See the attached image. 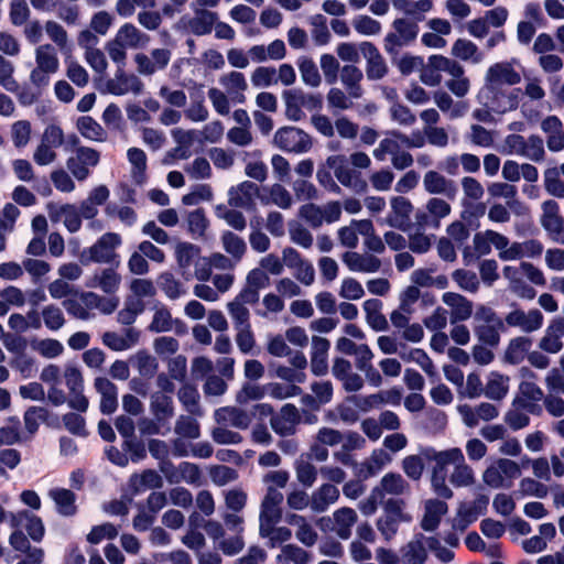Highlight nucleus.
<instances>
[{"label": "nucleus", "mask_w": 564, "mask_h": 564, "mask_svg": "<svg viewBox=\"0 0 564 564\" xmlns=\"http://www.w3.org/2000/svg\"><path fill=\"white\" fill-rule=\"evenodd\" d=\"M425 457L435 462L432 468L431 489L438 498L448 500L454 497L455 488H469L476 484V475L466 463L459 447L443 451H426Z\"/></svg>", "instance_id": "1"}, {"label": "nucleus", "mask_w": 564, "mask_h": 564, "mask_svg": "<svg viewBox=\"0 0 564 564\" xmlns=\"http://www.w3.org/2000/svg\"><path fill=\"white\" fill-rule=\"evenodd\" d=\"M63 305L73 317L88 321L95 317L94 310H98L105 315L112 314L119 305V299L100 296L94 292H83L75 299L64 301Z\"/></svg>", "instance_id": "2"}, {"label": "nucleus", "mask_w": 564, "mask_h": 564, "mask_svg": "<svg viewBox=\"0 0 564 564\" xmlns=\"http://www.w3.org/2000/svg\"><path fill=\"white\" fill-rule=\"evenodd\" d=\"M149 36L140 31L132 23L122 24L115 37L106 44V51L118 65H124L127 58V50H137L143 47L149 42Z\"/></svg>", "instance_id": "3"}, {"label": "nucleus", "mask_w": 564, "mask_h": 564, "mask_svg": "<svg viewBox=\"0 0 564 564\" xmlns=\"http://www.w3.org/2000/svg\"><path fill=\"white\" fill-rule=\"evenodd\" d=\"M57 50L52 44L45 43L34 50V67L29 75V82L37 90L46 88L53 75L59 69Z\"/></svg>", "instance_id": "4"}, {"label": "nucleus", "mask_w": 564, "mask_h": 564, "mask_svg": "<svg viewBox=\"0 0 564 564\" xmlns=\"http://www.w3.org/2000/svg\"><path fill=\"white\" fill-rule=\"evenodd\" d=\"M429 63L436 69L451 76L445 87L456 97L464 98L470 91L471 83L465 74V68L456 59L443 55H431Z\"/></svg>", "instance_id": "5"}, {"label": "nucleus", "mask_w": 564, "mask_h": 564, "mask_svg": "<svg viewBox=\"0 0 564 564\" xmlns=\"http://www.w3.org/2000/svg\"><path fill=\"white\" fill-rule=\"evenodd\" d=\"M476 98L480 106H488V108L494 110L498 116H503L518 109L520 104V89L495 88L482 85Z\"/></svg>", "instance_id": "6"}, {"label": "nucleus", "mask_w": 564, "mask_h": 564, "mask_svg": "<svg viewBox=\"0 0 564 564\" xmlns=\"http://www.w3.org/2000/svg\"><path fill=\"white\" fill-rule=\"evenodd\" d=\"M501 152L518 155L532 162H542L545 158L543 139L536 134L524 138L521 134H508L502 142Z\"/></svg>", "instance_id": "7"}, {"label": "nucleus", "mask_w": 564, "mask_h": 564, "mask_svg": "<svg viewBox=\"0 0 564 564\" xmlns=\"http://www.w3.org/2000/svg\"><path fill=\"white\" fill-rule=\"evenodd\" d=\"M282 98L285 105V116L292 121H300L305 117L303 108L318 110L323 106L319 94H308L299 88L284 90Z\"/></svg>", "instance_id": "8"}, {"label": "nucleus", "mask_w": 564, "mask_h": 564, "mask_svg": "<svg viewBox=\"0 0 564 564\" xmlns=\"http://www.w3.org/2000/svg\"><path fill=\"white\" fill-rule=\"evenodd\" d=\"M521 475L517 462L508 458H498L482 473V481L492 489L510 488L512 480Z\"/></svg>", "instance_id": "9"}, {"label": "nucleus", "mask_w": 564, "mask_h": 564, "mask_svg": "<svg viewBox=\"0 0 564 564\" xmlns=\"http://www.w3.org/2000/svg\"><path fill=\"white\" fill-rule=\"evenodd\" d=\"M419 34V25L410 19L399 18L392 22V31L383 39L384 51L395 55L402 47L410 45Z\"/></svg>", "instance_id": "10"}, {"label": "nucleus", "mask_w": 564, "mask_h": 564, "mask_svg": "<svg viewBox=\"0 0 564 564\" xmlns=\"http://www.w3.org/2000/svg\"><path fill=\"white\" fill-rule=\"evenodd\" d=\"M344 155H329L325 161L327 170H333L336 180L345 187L351 189L356 194H365L368 192L369 185L361 173L348 167L345 164Z\"/></svg>", "instance_id": "11"}, {"label": "nucleus", "mask_w": 564, "mask_h": 564, "mask_svg": "<svg viewBox=\"0 0 564 564\" xmlns=\"http://www.w3.org/2000/svg\"><path fill=\"white\" fill-rule=\"evenodd\" d=\"M64 142L65 137L62 128L56 124L47 126L34 150V162L41 166L52 164L57 158L56 149L63 145Z\"/></svg>", "instance_id": "12"}, {"label": "nucleus", "mask_w": 564, "mask_h": 564, "mask_svg": "<svg viewBox=\"0 0 564 564\" xmlns=\"http://www.w3.org/2000/svg\"><path fill=\"white\" fill-rule=\"evenodd\" d=\"M273 143L280 150L303 154L308 152L313 147L312 137L297 127H283L275 131Z\"/></svg>", "instance_id": "13"}, {"label": "nucleus", "mask_w": 564, "mask_h": 564, "mask_svg": "<svg viewBox=\"0 0 564 564\" xmlns=\"http://www.w3.org/2000/svg\"><path fill=\"white\" fill-rule=\"evenodd\" d=\"M122 245V238L117 232H105L89 248L84 251L89 261L95 263H119L117 249Z\"/></svg>", "instance_id": "14"}, {"label": "nucleus", "mask_w": 564, "mask_h": 564, "mask_svg": "<svg viewBox=\"0 0 564 564\" xmlns=\"http://www.w3.org/2000/svg\"><path fill=\"white\" fill-rule=\"evenodd\" d=\"M520 83L521 75L509 61L494 63L484 76V85L495 88H508Z\"/></svg>", "instance_id": "15"}, {"label": "nucleus", "mask_w": 564, "mask_h": 564, "mask_svg": "<svg viewBox=\"0 0 564 564\" xmlns=\"http://www.w3.org/2000/svg\"><path fill=\"white\" fill-rule=\"evenodd\" d=\"M452 213V206L445 199L431 197L426 200L424 208L415 214L416 224L423 228L437 229L441 221Z\"/></svg>", "instance_id": "16"}, {"label": "nucleus", "mask_w": 564, "mask_h": 564, "mask_svg": "<svg viewBox=\"0 0 564 564\" xmlns=\"http://www.w3.org/2000/svg\"><path fill=\"white\" fill-rule=\"evenodd\" d=\"M9 524L20 528L35 543L42 542L45 536L46 529L42 518L30 510L9 512Z\"/></svg>", "instance_id": "17"}, {"label": "nucleus", "mask_w": 564, "mask_h": 564, "mask_svg": "<svg viewBox=\"0 0 564 564\" xmlns=\"http://www.w3.org/2000/svg\"><path fill=\"white\" fill-rule=\"evenodd\" d=\"M541 209V226L554 242L564 245V218L560 215V205L554 199H547L542 203Z\"/></svg>", "instance_id": "18"}, {"label": "nucleus", "mask_w": 564, "mask_h": 564, "mask_svg": "<svg viewBox=\"0 0 564 564\" xmlns=\"http://www.w3.org/2000/svg\"><path fill=\"white\" fill-rule=\"evenodd\" d=\"M99 152L93 148L78 147L73 156H69L66 166L77 181L86 180L90 174V167L99 163Z\"/></svg>", "instance_id": "19"}, {"label": "nucleus", "mask_w": 564, "mask_h": 564, "mask_svg": "<svg viewBox=\"0 0 564 564\" xmlns=\"http://www.w3.org/2000/svg\"><path fill=\"white\" fill-rule=\"evenodd\" d=\"M301 423L299 409L291 403L284 404L279 413L270 417L271 429L282 437L292 436L296 433Z\"/></svg>", "instance_id": "20"}, {"label": "nucleus", "mask_w": 564, "mask_h": 564, "mask_svg": "<svg viewBox=\"0 0 564 564\" xmlns=\"http://www.w3.org/2000/svg\"><path fill=\"white\" fill-rule=\"evenodd\" d=\"M124 65H119L113 78L106 83L107 93L115 96L127 94L140 95L143 90V83L134 74H128L123 70Z\"/></svg>", "instance_id": "21"}, {"label": "nucleus", "mask_w": 564, "mask_h": 564, "mask_svg": "<svg viewBox=\"0 0 564 564\" xmlns=\"http://www.w3.org/2000/svg\"><path fill=\"white\" fill-rule=\"evenodd\" d=\"M283 499L284 496L279 489L267 486L265 495L260 503L259 525L281 521Z\"/></svg>", "instance_id": "22"}, {"label": "nucleus", "mask_w": 564, "mask_h": 564, "mask_svg": "<svg viewBox=\"0 0 564 564\" xmlns=\"http://www.w3.org/2000/svg\"><path fill=\"white\" fill-rule=\"evenodd\" d=\"M543 321V314L538 308L528 312L516 308L506 315L503 322L505 326L517 327L523 333H533L542 327Z\"/></svg>", "instance_id": "23"}, {"label": "nucleus", "mask_w": 564, "mask_h": 564, "mask_svg": "<svg viewBox=\"0 0 564 564\" xmlns=\"http://www.w3.org/2000/svg\"><path fill=\"white\" fill-rule=\"evenodd\" d=\"M343 263L351 272L377 273L382 265L381 260L369 252L346 251L341 256Z\"/></svg>", "instance_id": "24"}, {"label": "nucleus", "mask_w": 564, "mask_h": 564, "mask_svg": "<svg viewBox=\"0 0 564 564\" xmlns=\"http://www.w3.org/2000/svg\"><path fill=\"white\" fill-rule=\"evenodd\" d=\"M362 56L366 59V75L369 80H379L388 74V65L371 42H362L359 46Z\"/></svg>", "instance_id": "25"}, {"label": "nucleus", "mask_w": 564, "mask_h": 564, "mask_svg": "<svg viewBox=\"0 0 564 564\" xmlns=\"http://www.w3.org/2000/svg\"><path fill=\"white\" fill-rule=\"evenodd\" d=\"M391 210L386 218V224L390 227L406 230L410 226L413 205L404 196H394L390 199Z\"/></svg>", "instance_id": "26"}, {"label": "nucleus", "mask_w": 564, "mask_h": 564, "mask_svg": "<svg viewBox=\"0 0 564 564\" xmlns=\"http://www.w3.org/2000/svg\"><path fill=\"white\" fill-rule=\"evenodd\" d=\"M260 188L250 181H243L228 191V204L234 208L250 209L254 205V197L260 195Z\"/></svg>", "instance_id": "27"}, {"label": "nucleus", "mask_w": 564, "mask_h": 564, "mask_svg": "<svg viewBox=\"0 0 564 564\" xmlns=\"http://www.w3.org/2000/svg\"><path fill=\"white\" fill-rule=\"evenodd\" d=\"M423 188L430 195H444L449 199H453L457 194L455 182L434 170L424 174Z\"/></svg>", "instance_id": "28"}, {"label": "nucleus", "mask_w": 564, "mask_h": 564, "mask_svg": "<svg viewBox=\"0 0 564 564\" xmlns=\"http://www.w3.org/2000/svg\"><path fill=\"white\" fill-rule=\"evenodd\" d=\"M217 19L218 15L216 12L197 9L193 17L182 18L181 23L191 33L202 36L212 32Z\"/></svg>", "instance_id": "29"}, {"label": "nucleus", "mask_w": 564, "mask_h": 564, "mask_svg": "<svg viewBox=\"0 0 564 564\" xmlns=\"http://www.w3.org/2000/svg\"><path fill=\"white\" fill-rule=\"evenodd\" d=\"M259 199L264 206L274 205L281 209H290L294 205V197L281 183L262 187Z\"/></svg>", "instance_id": "30"}, {"label": "nucleus", "mask_w": 564, "mask_h": 564, "mask_svg": "<svg viewBox=\"0 0 564 564\" xmlns=\"http://www.w3.org/2000/svg\"><path fill=\"white\" fill-rule=\"evenodd\" d=\"M214 417L220 425L246 430L252 422V414L237 406H224L215 411Z\"/></svg>", "instance_id": "31"}, {"label": "nucleus", "mask_w": 564, "mask_h": 564, "mask_svg": "<svg viewBox=\"0 0 564 564\" xmlns=\"http://www.w3.org/2000/svg\"><path fill=\"white\" fill-rule=\"evenodd\" d=\"M427 536L422 533L413 538L401 547V556L404 564H425L429 558Z\"/></svg>", "instance_id": "32"}, {"label": "nucleus", "mask_w": 564, "mask_h": 564, "mask_svg": "<svg viewBox=\"0 0 564 564\" xmlns=\"http://www.w3.org/2000/svg\"><path fill=\"white\" fill-rule=\"evenodd\" d=\"M442 301L451 307L449 319L452 324L464 322L473 315V302L455 292H445Z\"/></svg>", "instance_id": "33"}, {"label": "nucleus", "mask_w": 564, "mask_h": 564, "mask_svg": "<svg viewBox=\"0 0 564 564\" xmlns=\"http://www.w3.org/2000/svg\"><path fill=\"white\" fill-rule=\"evenodd\" d=\"M219 84L224 90L231 96L234 104H243L246 101V90L248 83L245 75L237 70L223 74L219 77Z\"/></svg>", "instance_id": "34"}, {"label": "nucleus", "mask_w": 564, "mask_h": 564, "mask_svg": "<svg viewBox=\"0 0 564 564\" xmlns=\"http://www.w3.org/2000/svg\"><path fill=\"white\" fill-rule=\"evenodd\" d=\"M562 336H564V318H557L546 327L538 346L542 351L555 355L563 349Z\"/></svg>", "instance_id": "35"}, {"label": "nucleus", "mask_w": 564, "mask_h": 564, "mask_svg": "<svg viewBox=\"0 0 564 564\" xmlns=\"http://www.w3.org/2000/svg\"><path fill=\"white\" fill-rule=\"evenodd\" d=\"M94 388L100 394V411L104 414H111L118 408V389L106 377H97L94 380Z\"/></svg>", "instance_id": "36"}, {"label": "nucleus", "mask_w": 564, "mask_h": 564, "mask_svg": "<svg viewBox=\"0 0 564 564\" xmlns=\"http://www.w3.org/2000/svg\"><path fill=\"white\" fill-rule=\"evenodd\" d=\"M110 196V191L106 185L94 187L86 199H84L78 208L82 219L91 220L98 215V206L104 205Z\"/></svg>", "instance_id": "37"}, {"label": "nucleus", "mask_w": 564, "mask_h": 564, "mask_svg": "<svg viewBox=\"0 0 564 564\" xmlns=\"http://www.w3.org/2000/svg\"><path fill=\"white\" fill-rule=\"evenodd\" d=\"M330 343L319 336L312 337L311 370L315 376H325L328 371V350Z\"/></svg>", "instance_id": "38"}, {"label": "nucleus", "mask_w": 564, "mask_h": 564, "mask_svg": "<svg viewBox=\"0 0 564 564\" xmlns=\"http://www.w3.org/2000/svg\"><path fill=\"white\" fill-rule=\"evenodd\" d=\"M426 451H437V449L434 447H431V446L422 447L417 455H409L403 458L402 469L409 478H411L413 480H419L423 475L425 465H427L430 477L432 476V468L435 466L434 465L435 462L429 460L425 457Z\"/></svg>", "instance_id": "39"}, {"label": "nucleus", "mask_w": 564, "mask_h": 564, "mask_svg": "<svg viewBox=\"0 0 564 564\" xmlns=\"http://www.w3.org/2000/svg\"><path fill=\"white\" fill-rule=\"evenodd\" d=\"M121 276L112 268L95 272L86 282L87 288L100 289L106 294H115L120 286Z\"/></svg>", "instance_id": "40"}, {"label": "nucleus", "mask_w": 564, "mask_h": 564, "mask_svg": "<svg viewBox=\"0 0 564 564\" xmlns=\"http://www.w3.org/2000/svg\"><path fill=\"white\" fill-rule=\"evenodd\" d=\"M541 130L546 134V145L552 152L564 149V128L557 116H547L541 122Z\"/></svg>", "instance_id": "41"}, {"label": "nucleus", "mask_w": 564, "mask_h": 564, "mask_svg": "<svg viewBox=\"0 0 564 564\" xmlns=\"http://www.w3.org/2000/svg\"><path fill=\"white\" fill-rule=\"evenodd\" d=\"M433 101L435 106L451 120L462 118L468 111V104L466 101H455L445 90L434 91Z\"/></svg>", "instance_id": "42"}, {"label": "nucleus", "mask_w": 564, "mask_h": 564, "mask_svg": "<svg viewBox=\"0 0 564 564\" xmlns=\"http://www.w3.org/2000/svg\"><path fill=\"white\" fill-rule=\"evenodd\" d=\"M47 496L55 503L56 512L62 517H74L77 513L76 495L69 489L55 487Z\"/></svg>", "instance_id": "43"}, {"label": "nucleus", "mask_w": 564, "mask_h": 564, "mask_svg": "<svg viewBox=\"0 0 564 564\" xmlns=\"http://www.w3.org/2000/svg\"><path fill=\"white\" fill-rule=\"evenodd\" d=\"M200 248L192 242L181 241L177 242L174 250V256L182 275L188 280L187 273L192 265L200 258Z\"/></svg>", "instance_id": "44"}, {"label": "nucleus", "mask_w": 564, "mask_h": 564, "mask_svg": "<svg viewBox=\"0 0 564 564\" xmlns=\"http://www.w3.org/2000/svg\"><path fill=\"white\" fill-rule=\"evenodd\" d=\"M376 490L380 491V496L382 499L387 495L389 496H403L410 494L411 487L410 484L403 478L401 474L398 473H388L386 474L380 482L373 487Z\"/></svg>", "instance_id": "45"}, {"label": "nucleus", "mask_w": 564, "mask_h": 564, "mask_svg": "<svg viewBox=\"0 0 564 564\" xmlns=\"http://www.w3.org/2000/svg\"><path fill=\"white\" fill-rule=\"evenodd\" d=\"M149 409L152 416L166 424L175 414L172 397L163 392H153L150 395Z\"/></svg>", "instance_id": "46"}, {"label": "nucleus", "mask_w": 564, "mask_h": 564, "mask_svg": "<svg viewBox=\"0 0 564 564\" xmlns=\"http://www.w3.org/2000/svg\"><path fill=\"white\" fill-rule=\"evenodd\" d=\"M127 159L131 166L130 176L134 184L143 185L147 182L148 158L145 152L137 147L127 150Z\"/></svg>", "instance_id": "47"}, {"label": "nucleus", "mask_w": 564, "mask_h": 564, "mask_svg": "<svg viewBox=\"0 0 564 564\" xmlns=\"http://www.w3.org/2000/svg\"><path fill=\"white\" fill-rule=\"evenodd\" d=\"M339 498V490L332 484H323L311 496V509L321 513L334 505Z\"/></svg>", "instance_id": "48"}, {"label": "nucleus", "mask_w": 564, "mask_h": 564, "mask_svg": "<svg viewBox=\"0 0 564 564\" xmlns=\"http://www.w3.org/2000/svg\"><path fill=\"white\" fill-rule=\"evenodd\" d=\"M395 10L413 19L412 21H423L425 14L433 9L432 0H392Z\"/></svg>", "instance_id": "49"}, {"label": "nucleus", "mask_w": 564, "mask_h": 564, "mask_svg": "<svg viewBox=\"0 0 564 564\" xmlns=\"http://www.w3.org/2000/svg\"><path fill=\"white\" fill-rule=\"evenodd\" d=\"M357 520L358 514L352 508H339L333 513V530L340 539L347 540L350 538L352 527L357 523Z\"/></svg>", "instance_id": "50"}, {"label": "nucleus", "mask_w": 564, "mask_h": 564, "mask_svg": "<svg viewBox=\"0 0 564 564\" xmlns=\"http://www.w3.org/2000/svg\"><path fill=\"white\" fill-rule=\"evenodd\" d=\"M177 399L187 413L197 417L204 415V410L200 405V395L194 384L188 382L183 383L177 390Z\"/></svg>", "instance_id": "51"}, {"label": "nucleus", "mask_w": 564, "mask_h": 564, "mask_svg": "<svg viewBox=\"0 0 564 564\" xmlns=\"http://www.w3.org/2000/svg\"><path fill=\"white\" fill-rule=\"evenodd\" d=\"M425 512L421 521L424 531H435L444 514L447 513V503L438 499H429L425 501Z\"/></svg>", "instance_id": "52"}, {"label": "nucleus", "mask_w": 564, "mask_h": 564, "mask_svg": "<svg viewBox=\"0 0 564 564\" xmlns=\"http://www.w3.org/2000/svg\"><path fill=\"white\" fill-rule=\"evenodd\" d=\"M340 82L346 91L352 98H360L364 94L361 80L364 78L362 70L355 65H345L340 69Z\"/></svg>", "instance_id": "53"}, {"label": "nucleus", "mask_w": 564, "mask_h": 564, "mask_svg": "<svg viewBox=\"0 0 564 564\" xmlns=\"http://www.w3.org/2000/svg\"><path fill=\"white\" fill-rule=\"evenodd\" d=\"M509 377L491 371L487 377L484 395L494 401H501L509 392Z\"/></svg>", "instance_id": "54"}, {"label": "nucleus", "mask_w": 564, "mask_h": 564, "mask_svg": "<svg viewBox=\"0 0 564 564\" xmlns=\"http://www.w3.org/2000/svg\"><path fill=\"white\" fill-rule=\"evenodd\" d=\"M53 221L63 220L66 229L74 234L82 228V217L78 208L74 204H63L51 214Z\"/></svg>", "instance_id": "55"}, {"label": "nucleus", "mask_w": 564, "mask_h": 564, "mask_svg": "<svg viewBox=\"0 0 564 564\" xmlns=\"http://www.w3.org/2000/svg\"><path fill=\"white\" fill-rule=\"evenodd\" d=\"M382 302L378 299H369L364 302V311L368 325L377 332L387 330L389 327L386 316L381 313Z\"/></svg>", "instance_id": "56"}, {"label": "nucleus", "mask_w": 564, "mask_h": 564, "mask_svg": "<svg viewBox=\"0 0 564 564\" xmlns=\"http://www.w3.org/2000/svg\"><path fill=\"white\" fill-rule=\"evenodd\" d=\"M220 243L224 251L238 262H240L247 253V243L245 239L230 230L221 232Z\"/></svg>", "instance_id": "57"}, {"label": "nucleus", "mask_w": 564, "mask_h": 564, "mask_svg": "<svg viewBox=\"0 0 564 564\" xmlns=\"http://www.w3.org/2000/svg\"><path fill=\"white\" fill-rule=\"evenodd\" d=\"M288 523L296 527L295 536L302 544L310 547L316 543L317 532L303 516L291 514L288 517Z\"/></svg>", "instance_id": "58"}, {"label": "nucleus", "mask_w": 564, "mask_h": 564, "mask_svg": "<svg viewBox=\"0 0 564 564\" xmlns=\"http://www.w3.org/2000/svg\"><path fill=\"white\" fill-rule=\"evenodd\" d=\"M311 554L296 544H285L275 556V564H308Z\"/></svg>", "instance_id": "59"}, {"label": "nucleus", "mask_w": 564, "mask_h": 564, "mask_svg": "<svg viewBox=\"0 0 564 564\" xmlns=\"http://www.w3.org/2000/svg\"><path fill=\"white\" fill-rule=\"evenodd\" d=\"M279 522H270L259 525V535L268 540L270 547L288 542L292 538V532L286 527H276Z\"/></svg>", "instance_id": "60"}, {"label": "nucleus", "mask_w": 564, "mask_h": 564, "mask_svg": "<svg viewBox=\"0 0 564 564\" xmlns=\"http://www.w3.org/2000/svg\"><path fill=\"white\" fill-rule=\"evenodd\" d=\"M174 433L181 438L196 440L200 436V424L197 416L181 414L174 423Z\"/></svg>", "instance_id": "61"}, {"label": "nucleus", "mask_w": 564, "mask_h": 564, "mask_svg": "<svg viewBox=\"0 0 564 564\" xmlns=\"http://www.w3.org/2000/svg\"><path fill=\"white\" fill-rule=\"evenodd\" d=\"M532 340L529 337L519 336L510 340L506 352L505 359L512 365H518L528 358Z\"/></svg>", "instance_id": "62"}, {"label": "nucleus", "mask_w": 564, "mask_h": 564, "mask_svg": "<svg viewBox=\"0 0 564 564\" xmlns=\"http://www.w3.org/2000/svg\"><path fill=\"white\" fill-rule=\"evenodd\" d=\"M302 82L312 88L322 84V76L315 62L307 56H300L296 61Z\"/></svg>", "instance_id": "63"}, {"label": "nucleus", "mask_w": 564, "mask_h": 564, "mask_svg": "<svg viewBox=\"0 0 564 564\" xmlns=\"http://www.w3.org/2000/svg\"><path fill=\"white\" fill-rule=\"evenodd\" d=\"M452 55L462 61H470L478 64L482 61L484 56L479 52L478 46L466 39H458L454 42L451 51Z\"/></svg>", "instance_id": "64"}]
</instances>
